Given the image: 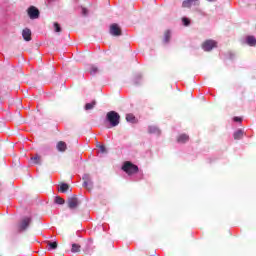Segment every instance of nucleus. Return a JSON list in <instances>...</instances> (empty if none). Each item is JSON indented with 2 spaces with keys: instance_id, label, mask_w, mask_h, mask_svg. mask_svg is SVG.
I'll use <instances>...</instances> for the list:
<instances>
[{
  "instance_id": "15",
  "label": "nucleus",
  "mask_w": 256,
  "mask_h": 256,
  "mask_svg": "<svg viewBox=\"0 0 256 256\" xmlns=\"http://www.w3.org/2000/svg\"><path fill=\"white\" fill-rule=\"evenodd\" d=\"M95 105H97V101L93 100L92 102L85 104L84 109L85 111H91V109H95Z\"/></svg>"
},
{
  "instance_id": "9",
  "label": "nucleus",
  "mask_w": 256,
  "mask_h": 256,
  "mask_svg": "<svg viewBox=\"0 0 256 256\" xmlns=\"http://www.w3.org/2000/svg\"><path fill=\"white\" fill-rule=\"evenodd\" d=\"M56 149L60 153H65L67 151V143H65L64 141H59L56 145Z\"/></svg>"
},
{
  "instance_id": "23",
  "label": "nucleus",
  "mask_w": 256,
  "mask_h": 256,
  "mask_svg": "<svg viewBox=\"0 0 256 256\" xmlns=\"http://www.w3.org/2000/svg\"><path fill=\"white\" fill-rule=\"evenodd\" d=\"M126 121L133 123L135 121V116L133 114H127Z\"/></svg>"
},
{
  "instance_id": "17",
  "label": "nucleus",
  "mask_w": 256,
  "mask_h": 256,
  "mask_svg": "<svg viewBox=\"0 0 256 256\" xmlns=\"http://www.w3.org/2000/svg\"><path fill=\"white\" fill-rule=\"evenodd\" d=\"M58 191H60V193H67V191H69V184L61 183Z\"/></svg>"
},
{
  "instance_id": "12",
  "label": "nucleus",
  "mask_w": 256,
  "mask_h": 256,
  "mask_svg": "<svg viewBox=\"0 0 256 256\" xmlns=\"http://www.w3.org/2000/svg\"><path fill=\"white\" fill-rule=\"evenodd\" d=\"M177 143H187L189 141V135L187 134H180L177 136Z\"/></svg>"
},
{
  "instance_id": "13",
  "label": "nucleus",
  "mask_w": 256,
  "mask_h": 256,
  "mask_svg": "<svg viewBox=\"0 0 256 256\" xmlns=\"http://www.w3.org/2000/svg\"><path fill=\"white\" fill-rule=\"evenodd\" d=\"M246 43L250 47H255L256 46V38H255V36H247L246 37Z\"/></svg>"
},
{
  "instance_id": "24",
  "label": "nucleus",
  "mask_w": 256,
  "mask_h": 256,
  "mask_svg": "<svg viewBox=\"0 0 256 256\" xmlns=\"http://www.w3.org/2000/svg\"><path fill=\"white\" fill-rule=\"evenodd\" d=\"M148 131H149V133H157L158 135H159V133H161V131H159L157 129V127H153V126H150Z\"/></svg>"
},
{
  "instance_id": "29",
  "label": "nucleus",
  "mask_w": 256,
  "mask_h": 256,
  "mask_svg": "<svg viewBox=\"0 0 256 256\" xmlns=\"http://www.w3.org/2000/svg\"><path fill=\"white\" fill-rule=\"evenodd\" d=\"M234 121L236 123H241V121H243V119L241 117H234Z\"/></svg>"
},
{
  "instance_id": "25",
  "label": "nucleus",
  "mask_w": 256,
  "mask_h": 256,
  "mask_svg": "<svg viewBox=\"0 0 256 256\" xmlns=\"http://www.w3.org/2000/svg\"><path fill=\"white\" fill-rule=\"evenodd\" d=\"M54 29L56 33H61V25H59V23H54Z\"/></svg>"
},
{
  "instance_id": "27",
  "label": "nucleus",
  "mask_w": 256,
  "mask_h": 256,
  "mask_svg": "<svg viewBox=\"0 0 256 256\" xmlns=\"http://www.w3.org/2000/svg\"><path fill=\"white\" fill-rule=\"evenodd\" d=\"M88 13H89V10H87V8H82V15L84 17H87Z\"/></svg>"
},
{
  "instance_id": "28",
  "label": "nucleus",
  "mask_w": 256,
  "mask_h": 256,
  "mask_svg": "<svg viewBox=\"0 0 256 256\" xmlns=\"http://www.w3.org/2000/svg\"><path fill=\"white\" fill-rule=\"evenodd\" d=\"M99 149H100L101 153H105L107 151V148L103 145H100Z\"/></svg>"
},
{
  "instance_id": "31",
  "label": "nucleus",
  "mask_w": 256,
  "mask_h": 256,
  "mask_svg": "<svg viewBox=\"0 0 256 256\" xmlns=\"http://www.w3.org/2000/svg\"><path fill=\"white\" fill-rule=\"evenodd\" d=\"M192 5H195V2H192Z\"/></svg>"
},
{
  "instance_id": "1",
  "label": "nucleus",
  "mask_w": 256,
  "mask_h": 256,
  "mask_svg": "<svg viewBox=\"0 0 256 256\" xmlns=\"http://www.w3.org/2000/svg\"><path fill=\"white\" fill-rule=\"evenodd\" d=\"M106 121L110 123L111 127H117L121 123V115L115 111H110L106 114Z\"/></svg>"
},
{
  "instance_id": "16",
  "label": "nucleus",
  "mask_w": 256,
  "mask_h": 256,
  "mask_svg": "<svg viewBox=\"0 0 256 256\" xmlns=\"http://www.w3.org/2000/svg\"><path fill=\"white\" fill-rule=\"evenodd\" d=\"M169 41H171V30H166L164 32L163 43H169Z\"/></svg>"
},
{
  "instance_id": "30",
  "label": "nucleus",
  "mask_w": 256,
  "mask_h": 256,
  "mask_svg": "<svg viewBox=\"0 0 256 256\" xmlns=\"http://www.w3.org/2000/svg\"><path fill=\"white\" fill-rule=\"evenodd\" d=\"M210 3H213L215 0H208Z\"/></svg>"
},
{
  "instance_id": "3",
  "label": "nucleus",
  "mask_w": 256,
  "mask_h": 256,
  "mask_svg": "<svg viewBox=\"0 0 256 256\" xmlns=\"http://www.w3.org/2000/svg\"><path fill=\"white\" fill-rule=\"evenodd\" d=\"M215 48H217V41L215 40H206L202 43L203 51H213Z\"/></svg>"
},
{
  "instance_id": "14",
  "label": "nucleus",
  "mask_w": 256,
  "mask_h": 256,
  "mask_svg": "<svg viewBox=\"0 0 256 256\" xmlns=\"http://www.w3.org/2000/svg\"><path fill=\"white\" fill-rule=\"evenodd\" d=\"M46 245L48 246V251H53V250L57 249V247L59 246L57 241H54V242L46 241Z\"/></svg>"
},
{
  "instance_id": "19",
  "label": "nucleus",
  "mask_w": 256,
  "mask_h": 256,
  "mask_svg": "<svg viewBox=\"0 0 256 256\" xmlns=\"http://www.w3.org/2000/svg\"><path fill=\"white\" fill-rule=\"evenodd\" d=\"M243 135H244L243 130H237L236 132H234L233 137L236 141H239V139H241Z\"/></svg>"
},
{
  "instance_id": "2",
  "label": "nucleus",
  "mask_w": 256,
  "mask_h": 256,
  "mask_svg": "<svg viewBox=\"0 0 256 256\" xmlns=\"http://www.w3.org/2000/svg\"><path fill=\"white\" fill-rule=\"evenodd\" d=\"M122 171H124V173L127 175H135L136 173H139V166L130 161H126L122 166Z\"/></svg>"
},
{
  "instance_id": "26",
  "label": "nucleus",
  "mask_w": 256,
  "mask_h": 256,
  "mask_svg": "<svg viewBox=\"0 0 256 256\" xmlns=\"http://www.w3.org/2000/svg\"><path fill=\"white\" fill-rule=\"evenodd\" d=\"M182 21H183V23H184V25H185L186 27L189 26L190 23H191V21L189 20V18H183Z\"/></svg>"
},
{
  "instance_id": "18",
  "label": "nucleus",
  "mask_w": 256,
  "mask_h": 256,
  "mask_svg": "<svg viewBox=\"0 0 256 256\" xmlns=\"http://www.w3.org/2000/svg\"><path fill=\"white\" fill-rule=\"evenodd\" d=\"M31 161L34 165H41V156L36 154L34 157H31Z\"/></svg>"
},
{
  "instance_id": "21",
  "label": "nucleus",
  "mask_w": 256,
  "mask_h": 256,
  "mask_svg": "<svg viewBox=\"0 0 256 256\" xmlns=\"http://www.w3.org/2000/svg\"><path fill=\"white\" fill-rule=\"evenodd\" d=\"M79 251H81V245H79V244H72L71 252L72 253H79Z\"/></svg>"
},
{
  "instance_id": "22",
  "label": "nucleus",
  "mask_w": 256,
  "mask_h": 256,
  "mask_svg": "<svg viewBox=\"0 0 256 256\" xmlns=\"http://www.w3.org/2000/svg\"><path fill=\"white\" fill-rule=\"evenodd\" d=\"M55 203H57V205H64L65 200L63 198H61V196H56L55 197Z\"/></svg>"
},
{
  "instance_id": "5",
  "label": "nucleus",
  "mask_w": 256,
  "mask_h": 256,
  "mask_svg": "<svg viewBox=\"0 0 256 256\" xmlns=\"http://www.w3.org/2000/svg\"><path fill=\"white\" fill-rule=\"evenodd\" d=\"M110 35H113V37H121V35H123L119 24L114 23L110 25Z\"/></svg>"
},
{
  "instance_id": "8",
  "label": "nucleus",
  "mask_w": 256,
  "mask_h": 256,
  "mask_svg": "<svg viewBox=\"0 0 256 256\" xmlns=\"http://www.w3.org/2000/svg\"><path fill=\"white\" fill-rule=\"evenodd\" d=\"M29 225H31V218H24L19 225V231H25Z\"/></svg>"
},
{
  "instance_id": "7",
  "label": "nucleus",
  "mask_w": 256,
  "mask_h": 256,
  "mask_svg": "<svg viewBox=\"0 0 256 256\" xmlns=\"http://www.w3.org/2000/svg\"><path fill=\"white\" fill-rule=\"evenodd\" d=\"M80 204H81V201H79V198H77V196H73L68 199L69 209H77Z\"/></svg>"
},
{
  "instance_id": "11",
  "label": "nucleus",
  "mask_w": 256,
  "mask_h": 256,
  "mask_svg": "<svg viewBox=\"0 0 256 256\" xmlns=\"http://www.w3.org/2000/svg\"><path fill=\"white\" fill-rule=\"evenodd\" d=\"M22 37L24 41H31V29L25 28L22 30Z\"/></svg>"
},
{
  "instance_id": "6",
  "label": "nucleus",
  "mask_w": 256,
  "mask_h": 256,
  "mask_svg": "<svg viewBox=\"0 0 256 256\" xmlns=\"http://www.w3.org/2000/svg\"><path fill=\"white\" fill-rule=\"evenodd\" d=\"M27 14L30 17V19H39V15H41V12L37 9V7L30 6L27 9Z\"/></svg>"
},
{
  "instance_id": "20",
  "label": "nucleus",
  "mask_w": 256,
  "mask_h": 256,
  "mask_svg": "<svg viewBox=\"0 0 256 256\" xmlns=\"http://www.w3.org/2000/svg\"><path fill=\"white\" fill-rule=\"evenodd\" d=\"M99 73V68L95 65L90 66V75H97Z\"/></svg>"
},
{
  "instance_id": "4",
  "label": "nucleus",
  "mask_w": 256,
  "mask_h": 256,
  "mask_svg": "<svg viewBox=\"0 0 256 256\" xmlns=\"http://www.w3.org/2000/svg\"><path fill=\"white\" fill-rule=\"evenodd\" d=\"M83 187L87 189L88 191H93V180H91L90 174H84L83 177Z\"/></svg>"
},
{
  "instance_id": "10",
  "label": "nucleus",
  "mask_w": 256,
  "mask_h": 256,
  "mask_svg": "<svg viewBox=\"0 0 256 256\" xmlns=\"http://www.w3.org/2000/svg\"><path fill=\"white\" fill-rule=\"evenodd\" d=\"M193 3H194V6H199V0H185L182 3V7H186V8L192 7Z\"/></svg>"
}]
</instances>
